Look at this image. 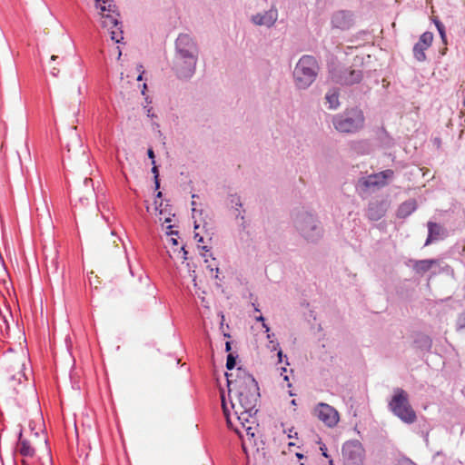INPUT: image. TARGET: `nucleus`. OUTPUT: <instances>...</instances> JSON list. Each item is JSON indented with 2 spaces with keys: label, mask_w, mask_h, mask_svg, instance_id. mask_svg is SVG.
<instances>
[{
  "label": "nucleus",
  "mask_w": 465,
  "mask_h": 465,
  "mask_svg": "<svg viewBox=\"0 0 465 465\" xmlns=\"http://www.w3.org/2000/svg\"><path fill=\"white\" fill-rule=\"evenodd\" d=\"M313 413L329 428L335 427L340 420V415L337 410L327 403H318L314 408Z\"/></svg>",
  "instance_id": "nucleus-8"
},
{
  "label": "nucleus",
  "mask_w": 465,
  "mask_h": 465,
  "mask_svg": "<svg viewBox=\"0 0 465 465\" xmlns=\"http://www.w3.org/2000/svg\"><path fill=\"white\" fill-rule=\"evenodd\" d=\"M286 372H287L286 368H284V367L282 368L281 375L283 377L284 381H289V377L287 376Z\"/></svg>",
  "instance_id": "nucleus-34"
},
{
  "label": "nucleus",
  "mask_w": 465,
  "mask_h": 465,
  "mask_svg": "<svg viewBox=\"0 0 465 465\" xmlns=\"http://www.w3.org/2000/svg\"><path fill=\"white\" fill-rule=\"evenodd\" d=\"M271 342L272 343V349L274 350V351L278 350L279 344L278 343H273L272 341H271Z\"/></svg>",
  "instance_id": "nucleus-41"
},
{
  "label": "nucleus",
  "mask_w": 465,
  "mask_h": 465,
  "mask_svg": "<svg viewBox=\"0 0 465 465\" xmlns=\"http://www.w3.org/2000/svg\"><path fill=\"white\" fill-rule=\"evenodd\" d=\"M278 17V12L276 9L272 8L264 15H256L252 16V22L258 25H266L268 27L274 25Z\"/></svg>",
  "instance_id": "nucleus-15"
},
{
  "label": "nucleus",
  "mask_w": 465,
  "mask_h": 465,
  "mask_svg": "<svg viewBox=\"0 0 465 465\" xmlns=\"http://www.w3.org/2000/svg\"><path fill=\"white\" fill-rule=\"evenodd\" d=\"M147 153H148L149 158L152 159V163L154 164L155 163V161H154L155 156H154V153H153V149H149Z\"/></svg>",
  "instance_id": "nucleus-33"
},
{
  "label": "nucleus",
  "mask_w": 465,
  "mask_h": 465,
  "mask_svg": "<svg viewBox=\"0 0 465 465\" xmlns=\"http://www.w3.org/2000/svg\"><path fill=\"white\" fill-rule=\"evenodd\" d=\"M146 210H147V212H150L151 211V207L150 206H146Z\"/></svg>",
  "instance_id": "nucleus-51"
},
{
  "label": "nucleus",
  "mask_w": 465,
  "mask_h": 465,
  "mask_svg": "<svg viewBox=\"0 0 465 465\" xmlns=\"http://www.w3.org/2000/svg\"><path fill=\"white\" fill-rule=\"evenodd\" d=\"M208 268H210V271L213 272V269L211 267V265H207Z\"/></svg>",
  "instance_id": "nucleus-52"
},
{
  "label": "nucleus",
  "mask_w": 465,
  "mask_h": 465,
  "mask_svg": "<svg viewBox=\"0 0 465 465\" xmlns=\"http://www.w3.org/2000/svg\"><path fill=\"white\" fill-rule=\"evenodd\" d=\"M361 71L351 69L350 67L335 69L331 73L332 81L340 84H353L359 83L361 80Z\"/></svg>",
  "instance_id": "nucleus-10"
},
{
  "label": "nucleus",
  "mask_w": 465,
  "mask_h": 465,
  "mask_svg": "<svg viewBox=\"0 0 465 465\" xmlns=\"http://www.w3.org/2000/svg\"><path fill=\"white\" fill-rule=\"evenodd\" d=\"M114 7V5L112 4H109L108 6H101L102 14H104V12L107 11V14L115 15Z\"/></svg>",
  "instance_id": "nucleus-28"
},
{
  "label": "nucleus",
  "mask_w": 465,
  "mask_h": 465,
  "mask_svg": "<svg viewBox=\"0 0 465 465\" xmlns=\"http://www.w3.org/2000/svg\"><path fill=\"white\" fill-rule=\"evenodd\" d=\"M50 74L54 77H58V75L60 74V67L54 64L52 65L50 67Z\"/></svg>",
  "instance_id": "nucleus-29"
},
{
  "label": "nucleus",
  "mask_w": 465,
  "mask_h": 465,
  "mask_svg": "<svg viewBox=\"0 0 465 465\" xmlns=\"http://www.w3.org/2000/svg\"><path fill=\"white\" fill-rule=\"evenodd\" d=\"M363 113L357 108L347 110L343 114L333 118V125L338 132L354 133L363 127Z\"/></svg>",
  "instance_id": "nucleus-5"
},
{
  "label": "nucleus",
  "mask_w": 465,
  "mask_h": 465,
  "mask_svg": "<svg viewBox=\"0 0 465 465\" xmlns=\"http://www.w3.org/2000/svg\"><path fill=\"white\" fill-rule=\"evenodd\" d=\"M102 15V26L107 30H111L114 27H117L118 22V14H101Z\"/></svg>",
  "instance_id": "nucleus-20"
},
{
  "label": "nucleus",
  "mask_w": 465,
  "mask_h": 465,
  "mask_svg": "<svg viewBox=\"0 0 465 465\" xmlns=\"http://www.w3.org/2000/svg\"><path fill=\"white\" fill-rule=\"evenodd\" d=\"M173 211V206L169 203L163 204V201L158 203L157 200H154L153 212L154 214L158 217V222L161 223H169L172 222V217L174 216Z\"/></svg>",
  "instance_id": "nucleus-13"
},
{
  "label": "nucleus",
  "mask_w": 465,
  "mask_h": 465,
  "mask_svg": "<svg viewBox=\"0 0 465 465\" xmlns=\"http://www.w3.org/2000/svg\"><path fill=\"white\" fill-rule=\"evenodd\" d=\"M417 208V203L415 200H409L402 203L397 212V214L401 218H405L412 213Z\"/></svg>",
  "instance_id": "nucleus-19"
},
{
  "label": "nucleus",
  "mask_w": 465,
  "mask_h": 465,
  "mask_svg": "<svg viewBox=\"0 0 465 465\" xmlns=\"http://www.w3.org/2000/svg\"><path fill=\"white\" fill-rule=\"evenodd\" d=\"M178 254H182L181 258H182L183 261L187 260V254H188V252H187V251L185 250V248H184L183 246V247L181 248V250L178 252Z\"/></svg>",
  "instance_id": "nucleus-30"
},
{
  "label": "nucleus",
  "mask_w": 465,
  "mask_h": 465,
  "mask_svg": "<svg viewBox=\"0 0 465 465\" xmlns=\"http://www.w3.org/2000/svg\"><path fill=\"white\" fill-rule=\"evenodd\" d=\"M111 35V39L115 43H120L123 39V31L120 23L117 25V27H114L111 30H108Z\"/></svg>",
  "instance_id": "nucleus-24"
},
{
  "label": "nucleus",
  "mask_w": 465,
  "mask_h": 465,
  "mask_svg": "<svg viewBox=\"0 0 465 465\" xmlns=\"http://www.w3.org/2000/svg\"><path fill=\"white\" fill-rule=\"evenodd\" d=\"M225 350H226V351H231V343H230V341H227L225 343Z\"/></svg>",
  "instance_id": "nucleus-40"
},
{
  "label": "nucleus",
  "mask_w": 465,
  "mask_h": 465,
  "mask_svg": "<svg viewBox=\"0 0 465 465\" xmlns=\"http://www.w3.org/2000/svg\"><path fill=\"white\" fill-rule=\"evenodd\" d=\"M171 242H172V243H173V245H177V243H178L177 239H175V238H172V239H171Z\"/></svg>",
  "instance_id": "nucleus-42"
},
{
  "label": "nucleus",
  "mask_w": 465,
  "mask_h": 465,
  "mask_svg": "<svg viewBox=\"0 0 465 465\" xmlns=\"http://www.w3.org/2000/svg\"><path fill=\"white\" fill-rule=\"evenodd\" d=\"M226 376L232 412L222 395L223 413L228 426L242 439V447L246 451L247 445H256L255 436L259 432L256 418L259 387L255 379L244 371L239 370L235 380Z\"/></svg>",
  "instance_id": "nucleus-1"
},
{
  "label": "nucleus",
  "mask_w": 465,
  "mask_h": 465,
  "mask_svg": "<svg viewBox=\"0 0 465 465\" xmlns=\"http://www.w3.org/2000/svg\"><path fill=\"white\" fill-rule=\"evenodd\" d=\"M400 465H415L413 462H411L410 460H402Z\"/></svg>",
  "instance_id": "nucleus-36"
},
{
  "label": "nucleus",
  "mask_w": 465,
  "mask_h": 465,
  "mask_svg": "<svg viewBox=\"0 0 465 465\" xmlns=\"http://www.w3.org/2000/svg\"><path fill=\"white\" fill-rule=\"evenodd\" d=\"M17 451L25 458H33L35 453L31 443L22 438V433H20L19 441L17 443Z\"/></svg>",
  "instance_id": "nucleus-18"
},
{
  "label": "nucleus",
  "mask_w": 465,
  "mask_h": 465,
  "mask_svg": "<svg viewBox=\"0 0 465 465\" xmlns=\"http://www.w3.org/2000/svg\"><path fill=\"white\" fill-rule=\"evenodd\" d=\"M435 143H437L438 146H440V140L439 138H436L435 139Z\"/></svg>",
  "instance_id": "nucleus-47"
},
{
  "label": "nucleus",
  "mask_w": 465,
  "mask_h": 465,
  "mask_svg": "<svg viewBox=\"0 0 465 465\" xmlns=\"http://www.w3.org/2000/svg\"><path fill=\"white\" fill-rule=\"evenodd\" d=\"M428 237L425 245L430 244L432 242L440 239L444 235V229L439 223L428 222Z\"/></svg>",
  "instance_id": "nucleus-16"
},
{
  "label": "nucleus",
  "mask_w": 465,
  "mask_h": 465,
  "mask_svg": "<svg viewBox=\"0 0 465 465\" xmlns=\"http://www.w3.org/2000/svg\"><path fill=\"white\" fill-rule=\"evenodd\" d=\"M278 358H279V361H282V351L281 349L278 350Z\"/></svg>",
  "instance_id": "nucleus-37"
},
{
  "label": "nucleus",
  "mask_w": 465,
  "mask_h": 465,
  "mask_svg": "<svg viewBox=\"0 0 465 465\" xmlns=\"http://www.w3.org/2000/svg\"><path fill=\"white\" fill-rule=\"evenodd\" d=\"M296 455H297V457H298L299 459H302V458H303V455H302V454L297 453Z\"/></svg>",
  "instance_id": "nucleus-49"
},
{
  "label": "nucleus",
  "mask_w": 465,
  "mask_h": 465,
  "mask_svg": "<svg viewBox=\"0 0 465 465\" xmlns=\"http://www.w3.org/2000/svg\"><path fill=\"white\" fill-rule=\"evenodd\" d=\"M458 330L465 329V312L460 313L457 319Z\"/></svg>",
  "instance_id": "nucleus-25"
},
{
  "label": "nucleus",
  "mask_w": 465,
  "mask_h": 465,
  "mask_svg": "<svg viewBox=\"0 0 465 465\" xmlns=\"http://www.w3.org/2000/svg\"><path fill=\"white\" fill-rule=\"evenodd\" d=\"M262 326L265 328L266 331H270V328L264 322L262 323Z\"/></svg>",
  "instance_id": "nucleus-45"
},
{
  "label": "nucleus",
  "mask_w": 465,
  "mask_h": 465,
  "mask_svg": "<svg viewBox=\"0 0 465 465\" xmlns=\"http://www.w3.org/2000/svg\"><path fill=\"white\" fill-rule=\"evenodd\" d=\"M22 362H17L8 370L9 376L7 380L0 386V395L9 404V401L14 399L15 394H17L15 388L16 384H21L23 380H25V375L23 372Z\"/></svg>",
  "instance_id": "nucleus-6"
},
{
  "label": "nucleus",
  "mask_w": 465,
  "mask_h": 465,
  "mask_svg": "<svg viewBox=\"0 0 465 465\" xmlns=\"http://www.w3.org/2000/svg\"><path fill=\"white\" fill-rule=\"evenodd\" d=\"M147 114H148V116L153 117V114H152L151 109H148Z\"/></svg>",
  "instance_id": "nucleus-46"
},
{
  "label": "nucleus",
  "mask_w": 465,
  "mask_h": 465,
  "mask_svg": "<svg viewBox=\"0 0 465 465\" xmlns=\"http://www.w3.org/2000/svg\"><path fill=\"white\" fill-rule=\"evenodd\" d=\"M318 71L319 64L313 56H302L293 71L296 86L300 89L308 88L315 81Z\"/></svg>",
  "instance_id": "nucleus-3"
},
{
  "label": "nucleus",
  "mask_w": 465,
  "mask_h": 465,
  "mask_svg": "<svg viewBox=\"0 0 465 465\" xmlns=\"http://www.w3.org/2000/svg\"><path fill=\"white\" fill-rule=\"evenodd\" d=\"M436 25H437V28H438L441 37L444 38V35H445L444 26L440 22H437Z\"/></svg>",
  "instance_id": "nucleus-31"
},
{
  "label": "nucleus",
  "mask_w": 465,
  "mask_h": 465,
  "mask_svg": "<svg viewBox=\"0 0 465 465\" xmlns=\"http://www.w3.org/2000/svg\"><path fill=\"white\" fill-rule=\"evenodd\" d=\"M5 313L0 309V330L1 331H9V320L13 321V316L7 308H5Z\"/></svg>",
  "instance_id": "nucleus-23"
},
{
  "label": "nucleus",
  "mask_w": 465,
  "mask_h": 465,
  "mask_svg": "<svg viewBox=\"0 0 465 465\" xmlns=\"http://www.w3.org/2000/svg\"><path fill=\"white\" fill-rule=\"evenodd\" d=\"M152 172L154 174L155 188L158 189L160 187V183H159V178H158L159 177V172H158V168L155 165V163L153 164V166L152 168Z\"/></svg>",
  "instance_id": "nucleus-27"
},
{
  "label": "nucleus",
  "mask_w": 465,
  "mask_h": 465,
  "mask_svg": "<svg viewBox=\"0 0 465 465\" xmlns=\"http://www.w3.org/2000/svg\"><path fill=\"white\" fill-rule=\"evenodd\" d=\"M391 411L402 421L413 423L416 420V413L409 402L408 393L401 389L394 390V394L389 402Z\"/></svg>",
  "instance_id": "nucleus-4"
},
{
  "label": "nucleus",
  "mask_w": 465,
  "mask_h": 465,
  "mask_svg": "<svg viewBox=\"0 0 465 465\" xmlns=\"http://www.w3.org/2000/svg\"><path fill=\"white\" fill-rule=\"evenodd\" d=\"M412 262L413 270L419 274L430 271L434 265H439V261L436 259L416 260Z\"/></svg>",
  "instance_id": "nucleus-17"
},
{
  "label": "nucleus",
  "mask_w": 465,
  "mask_h": 465,
  "mask_svg": "<svg viewBox=\"0 0 465 465\" xmlns=\"http://www.w3.org/2000/svg\"><path fill=\"white\" fill-rule=\"evenodd\" d=\"M385 211L379 203H371L368 208V217L371 220L377 221L384 215Z\"/></svg>",
  "instance_id": "nucleus-21"
},
{
  "label": "nucleus",
  "mask_w": 465,
  "mask_h": 465,
  "mask_svg": "<svg viewBox=\"0 0 465 465\" xmlns=\"http://www.w3.org/2000/svg\"><path fill=\"white\" fill-rule=\"evenodd\" d=\"M257 321H260V322H264V318L262 316H259L257 317Z\"/></svg>",
  "instance_id": "nucleus-44"
},
{
  "label": "nucleus",
  "mask_w": 465,
  "mask_h": 465,
  "mask_svg": "<svg viewBox=\"0 0 465 465\" xmlns=\"http://www.w3.org/2000/svg\"><path fill=\"white\" fill-rule=\"evenodd\" d=\"M101 0H95L96 3H99Z\"/></svg>",
  "instance_id": "nucleus-53"
},
{
  "label": "nucleus",
  "mask_w": 465,
  "mask_h": 465,
  "mask_svg": "<svg viewBox=\"0 0 465 465\" xmlns=\"http://www.w3.org/2000/svg\"><path fill=\"white\" fill-rule=\"evenodd\" d=\"M180 61L181 62V66L183 70H186V67H187V64L184 63V60L181 58V55L178 54L177 58H176V62H175V64H177V62Z\"/></svg>",
  "instance_id": "nucleus-32"
},
{
  "label": "nucleus",
  "mask_w": 465,
  "mask_h": 465,
  "mask_svg": "<svg viewBox=\"0 0 465 465\" xmlns=\"http://www.w3.org/2000/svg\"><path fill=\"white\" fill-rule=\"evenodd\" d=\"M203 237L200 236L199 239H198V242H203Z\"/></svg>",
  "instance_id": "nucleus-50"
},
{
  "label": "nucleus",
  "mask_w": 465,
  "mask_h": 465,
  "mask_svg": "<svg viewBox=\"0 0 465 465\" xmlns=\"http://www.w3.org/2000/svg\"><path fill=\"white\" fill-rule=\"evenodd\" d=\"M235 358L232 356V354H229L227 356L226 368L228 370H232L235 367Z\"/></svg>",
  "instance_id": "nucleus-26"
},
{
  "label": "nucleus",
  "mask_w": 465,
  "mask_h": 465,
  "mask_svg": "<svg viewBox=\"0 0 465 465\" xmlns=\"http://www.w3.org/2000/svg\"><path fill=\"white\" fill-rule=\"evenodd\" d=\"M57 59V55H52L51 56V62H54Z\"/></svg>",
  "instance_id": "nucleus-43"
},
{
  "label": "nucleus",
  "mask_w": 465,
  "mask_h": 465,
  "mask_svg": "<svg viewBox=\"0 0 465 465\" xmlns=\"http://www.w3.org/2000/svg\"><path fill=\"white\" fill-rule=\"evenodd\" d=\"M84 183L87 186L89 185V183H92V179L90 178H85L84 181Z\"/></svg>",
  "instance_id": "nucleus-39"
},
{
  "label": "nucleus",
  "mask_w": 465,
  "mask_h": 465,
  "mask_svg": "<svg viewBox=\"0 0 465 465\" xmlns=\"http://www.w3.org/2000/svg\"><path fill=\"white\" fill-rule=\"evenodd\" d=\"M433 41V35L430 32H425L413 47V55L419 62L426 60L425 51L430 47Z\"/></svg>",
  "instance_id": "nucleus-12"
},
{
  "label": "nucleus",
  "mask_w": 465,
  "mask_h": 465,
  "mask_svg": "<svg viewBox=\"0 0 465 465\" xmlns=\"http://www.w3.org/2000/svg\"><path fill=\"white\" fill-rule=\"evenodd\" d=\"M325 100L330 109H336L340 104L338 91L336 89L329 90L325 95Z\"/></svg>",
  "instance_id": "nucleus-22"
},
{
  "label": "nucleus",
  "mask_w": 465,
  "mask_h": 465,
  "mask_svg": "<svg viewBox=\"0 0 465 465\" xmlns=\"http://www.w3.org/2000/svg\"><path fill=\"white\" fill-rule=\"evenodd\" d=\"M176 49L181 58L187 64L186 70L181 66V62L176 64V73L179 77L186 78L193 74L196 64L197 49L193 39L188 35H180L176 40Z\"/></svg>",
  "instance_id": "nucleus-2"
},
{
  "label": "nucleus",
  "mask_w": 465,
  "mask_h": 465,
  "mask_svg": "<svg viewBox=\"0 0 465 465\" xmlns=\"http://www.w3.org/2000/svg\"><path fill=\"white\" fill-rule=\"evenodd\" d=\"M344 465H363L364 449L358 440L347 441L342 446Z\"/></svg>",
  "instance_id": "nucleus-7"
},
{
  "label": "nucleus",
  "mask_w": 465,
  "mask_h": 465,
  "mask_svg": "<svg viewBox=\"0 0 465 465\" xmlns=\"http://www.w3.org/2000/svg\"><path fill=\"white\" fill-rule=\"evenodd\" d=\"M172 227H173V226H172L171 224H169V225H167V226H166V229H167L166 233H167V234H169V235L177 234V232H173V231L172 230Z\"/></svg>",
  "instance_id": "nucleus-35"
},
{
  "label": "nucleus",
  "mask_w": 465,
  "mask_h": 465,
  "mask_svg": "<svg viewBox=\"0 0 465 465\" xmlns=\"http://www.w3.org/2000/svg\"><path fill=\"white\" fill-rule=\"evenodd\" d=\"M143 79V74H140L138 76H137V81H141Z\"/></svg>",
  "instance_id": "nucleus-48"
},
{
  "label": "nucleus",
  "mask_w": 465,
  "mask_h": 465,
  "mask_svg": "<svg viewBox=\"0 0 465 465\" xmlns=\"http://www.w3.org/2000/svg\"><path fill=\"white\" fill-rule=\"evenodd\" d=\"M393 171L391 169L371 174L360 180V183L365 188L383 187L387 184V180L393 177Z\"/></svg>",
  "instance_id": "nucleus-11"
},
{
  "label": "nucleus",
  "mask_w": 465,
  "mask_h": 465,
  "mask_svg": "<svg viewBox=\"0 0 465 465\" xmlns=\"http://www.w3.org/2000/svg\"><path fill=\"white\" fill-rule=\"evenodd\" d=\"M296 226L302 235L309 240H314L319 235L320 229L312 214L302 213L299 215L296 219Z\"/></svg>",
  "instance_id": "nucleus-9"
},
{
  "label": "nucleus",
  "mask_w": 465,
  "mask_h": 465,
  "mask_svg": "<svg viewBox=\"0 0 465 465\" xmlns=\"http://www.w3.org/2000/svg\"><path fill=\"white\" fill-rule=\"evenodd\" d=\"M463 104L465 105V98H464V102H463Z\"/></svg>",
  "instance_id": "nucleus-54"
},
{
  "label": "nucleus",
  "mask_w": 465,
  "mask_h": 465,
  "mask_svg": "<svg viewBox=\"0 0 465 465\" xmlns=\"http://www.w3.org/2000/svg\"><path fill=\"white\" fill-rule=\"evenodd\" d=\"M331 24L336 28L347 30L353 25L352 15L347 11H338L333 15Z\"/></svg>",
  "instance_id": "nucleus-14"
},
{
  "label": "nucleus",
  "mask_w": 465,
  "mask_h": 465,
  "mask_svg": "<svg viewBox=\"0 0 465 465\" xmlns=\"http://www.w3.org/2000/svg\"><path fill=\"white\" fill-rule=\"evenodd\" d=\"M161 198H162V193L158 192L154 200H157L158 203H160V201H162Z\"/></svg>",
  "instance_id": "nucleus-38"
}]
</instances>
